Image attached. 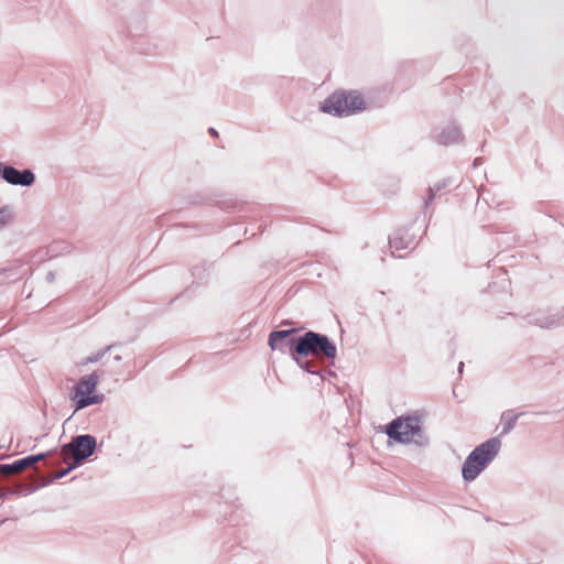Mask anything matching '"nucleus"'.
<instances>
[{"label":"nucleus","mask_w":564,"mask_h":564,"mask_svg":"<svg viewBox=\"0 0 564 564\" xmlns=\"http://www.w3.org/2000/svg\"><path fill=\"white\" fill-rule=\"evenodd\" d=\"M366 108V100L358 90L335 91L319 105L322 112L337 117H349Z\"/></svg>","instance_id":"obj_1"},{"label":"nucleus","mask_w":564,"mask_h":564,"mask_svg":"<svg viewBox=\"0 0 564 564\" xmlns=\"http://www.w3.org/2000/svg\"><path fill=\"white\" fill-rule=\"evenodd\" d=\"M386 433L391 440L401 444L413 443L425 446L429 443L417 416H401L393 420L387 425Z\"/></svg>","instance_id":"obj_2"},{"label":"nucleus","mask_w":564,"mask_h":564,"mask_svg":"<svg viewBox=\"0 0 564 564\" xmlns=\"http://www.w3.org/2000/svg\"><path fill=\"white\" fill-rule=\"evenodd\" d=\"M99 376L91 372L82 377L70 389L69 399L75 403V410H82L90 405L102 403L105 397L97 392Z\"/></svg>","instance_id":"obj_3"},{"label":"nucleus","mask_w":564,"mask_h":564,"mask_svg":"<svg viewBox=\"0 0 564 564\" xmlns=\"http://www.w3.org/2000/svg\"><path fill=\"white\" fill-rule=\"evenodd\" d=\"M294 351L300 357L314 355L335 359L337 356L335 344L327 336L315 332H306L303 336H300L296 339Z\"/></svg>","instance_id":"obj_4"},{"label":"nucleus","mask_w":564,"mask_h":564,"mask_svg":"<svg viewBox=\"0 0 564 564\" xmlns=\"http://www.w3.org/2000/svg\"><path fill=\"white\" fill-rule=\"evenodd\" d=\"M95 448L96 438L93 435H78L62 446L61 456L64 463L70 460L74 465L79 466L94 454Z\"/></svg>","instance_id":"obj_5"},{"label":"nucleus","mask_w":564,"mask_h":564,"mask_svg":"<svg viewBox=\"0 0 564 564\" xmlns=\"http://www.w3.org/2000/svg\"><path fill=\"white\" fill-rule=\"evenodd\" d=\"M297 338L295 329L275 330L269 335L268 344L272 350H279L282 354H290L294 357L296 355L294 348Z\"/></svg>","instance_id":"obj_6"},{"label":"nucleus","mask_w":564,"mask_h":564,"mask_svg":"<svg viewBox=\"0 0 564 564\" xmlns=\"http://www.w3.org/2000/svg\"><path fill=\"white\" fill-rule=\"evenodd\" d=\"M501 448V441L498 437L489 438L488 441L476 446L471 452L477 456L478 460L486 468L497 457Z\"/></svg>","instance_id":"obj_7"},{"label":"nucleus","mask_w":564,"mask_h":564,"mask_svg":"<svg viewBox=\"0 0 564 564\" xmlns=\"http://www.w3.org/2000/svg\"><path fill=\"white\" fill-rule=\"evenodd\" d=\"M2 178L11 185L19 186H31L35 182V175L31 170L19 171L7 165H4Z\"/></svg>","instance_id":"obj_8"},{"label":"nucleus","mask_w":564,"mask_h":564,"mask_svg":"<svg viewBox=\"0 0 564 564\" xmlns=\"http://www.w3.org/2000/svg\"><path fill=\"white\" fill-rule=\"evenodd\" d=\"M485 469L486 467L478 460L476 454L470 452L463 464V479L468 482L474 481Z\"/></svg>","instance_id":"obj_9"},{"label":"nucleus","mask_w":564,"mask_h":564,"mask_svg":"<svg viewBox=\"0 0 564 564\" xmlns=\"http://www.w3.org/2000/svg\"><path fill=\"white\" fill-rule=\"evenodd\" d=\"M435 140L444 145L459 142L463 139L460 128L455 123H448L434 135Z\"/></svg>","instance_id":"obj_10"},{"label":"nucleus","mask_w":564,"mask_h":564,"mask_svg":"<svg viewBox=\"0 0 564 564\" xmlns=\"http://www.w3.org/2000/svg\"><path fill=\"white\" fill-rule=\"evenodd\" d=\"M519 416H520V413H516L512 410L505 411L501 414V420H500L501 427H502L501 433L502 434L510 433V431L514 427Z\"/></svg>","instance_id":"obj_11"},{"label":"nucleus","mask_w":564,"mask_h":564,"mask_svg":"<svg viewBox=\"0 0 564 564\" xmlns=\"http://www.w3.org/2000/svg\"><path fill=\"white\" fill-rule=\"evenodd\" d=\"M29 468L28 460L24 458L13 462L12 464L0 465V471L3 475L18 474Z\"/></svg>","instance_id":"obj_12"},{"label":"nucleus","mask_w":564,"mask_h":564,"mask_svg":"<svg viewBox=\"0 0 564 564\" xmlns=\"http://www.w3.org/2000/svg\"><path fill=\"white\" fill-rule=\"evenodd\" d=\"M390 248L393 249V250H402V249H405L409 247L410 245V240L406 238L404 239L399 232H395L391 238H390Z\"/></svg>","instance_id":"obj_13"},{"label":"nucleus","mask_w":564,"mask_h":564,"mask_svg":"<svg viewBox=\"0 0 564 564\" xmlns=\"http://www.w3.org/2000/svg\"><path fill=\"white\" fill-rule=\"evenodd\" d=\"M110 348H106V349H101V350H98V351H95V352H91L90 355H88L87 357L83 358L79 362H78V366H86L88 364H95V362H98L100 361L104 356L106 355V352L109 350Z\"/></svg>","instance_id":"obj_14"},{"label":"nucleus","mask_w":564,"mask_h":564,"mask_svg":"<svg viewBox=\"0 0 564 564\" xmlns=\"http://www.w3.org/2000/svg\"><path fill=\"white\" fill-rule=\"evenodd\" d=\"M13 220V213L9 207L0 208V230L9 226Z\"/></svg>","instance_id":"obj_15"},{"label":"nucleus","mask_w":564,"mask_h":564,"mask_svg":"<svg viewBox=\"0 0 564 564\" xmlns=\"http://www.w3.org/2000/svg\"><path fill=\"white\" fill-rule=\"evenodd\" d=\"M534 323L541 327L549 328L556 324V319L549 317H545L543 319L535 318Z\"/></svg>","instance_id":"obj_16"},{"label":"nucleus","mask_w":564,"mask_h":564,"mask_svg":"<svg viewBox=\"0 0 564 564\" xmlns=\"http://www.w3.org/2000/svg\"><path fill=\"white\" fill-rule=\"evenodd\" d=\"M46 456H47V453H41V454H37V455L28 456V457H25V459L28 460V466L31 467L35 463L44 459Z\"/></svg>","instance_id":"obj_17"},{"label":"nucleus","mask_w":564,"mask_h":564,"mask_svg":"<svg viewBox=\"0 0 564 564\" xmlns=\"http://www.w3.org/2000/svg\"><path fill=\"white\" fill-rule=\"evenodd\" d=\"M66 464L68 465V466H67V468H65V469H63V470L58 471V473L55 475V479H61V478L65 477V476H66L70 470H73V469H75L76 467H78L77 465H74V463H73V462H70V460H69L68 463H66Z\"/></svg>","instance_id":"obj_18"},{"label":"nucleus","mask_w":564,"mask_h":564,"mask_svg":"<svg viewBox=\"0 0 564 564\" xmlns=\"http://www.w3.org/2000/svg\"><path fill=\"white\" fill-rule=\"evenodd\" d=\"M297 355H294L293 359L296 361V364L302 368L307 370L311 373H315V370L311 369V362L308 361H301L297 357Z\"/></svg>","instance_id":"obj_19"},{"label":"nucleus","mask_w":564,"mask_h":564,"mask_svg":"<svg viewBox=\"0 0 564 564\" xmlns=\"http://www.w3.org/2000/svg\"><path fill=\"white\" fill-rule=\"evenodd\" d=\"M4 164L0 162V177H2Z\"/></svg>","instance_id":"obj_20"},{"label":"nucleus","mask_w":564,"mask_h":564,"mask_svg":"<svg viewBox=\"0 0 564 564\" xmlns=\"http://www.w3.org/2000/svg\"><path fill=\"white\" fill-rule=\"evenodd\" d=\"M443 186H445V184L437 185V186H436V191H440Z\"/></svg>","instance_id":"obj_21"},{"label":"nucleus","mask_w":564,"mask_h":564,"mask_svg":"<svg viewBox=\"0 0 564 564\" xmlns=\"http://www.w3.org/2000/svg\"><path fill=\"white\" fill-rule=\"evenodd\" d=\"M28 271H29V268H23V272H22V274H26V273H28Z\"/></svg>","instance_id":"obj_22"},{"label":"nucleus","mask_w":564,"mask_h":564,"mask_svg":"<svg viewBox=\"0 0 564 564\" xmlns=\"http://www.w3.org/2000/svg\"><path fill=\"white\" fill-rule=\"evenodd\" d=\"M463 366H464V362H460L459 368H458V369H459V371H462Z\"/></svg>","instance_id":"obj_23"},{"label":"nucleus","mask_w":564,"mask_h":564,"mask_svg":"<svg viewBox=\"0 0 564 564\" xmlns=\"http://www.w3.org/2000/svg\"><path fill=\"white\" fill-rule=\"evenodd\" d=\"M432 195H434V188H430Z\"/></svg>","instance_id":"obj_24"},{"label":"nucleus","mask_w":564,"mask_h":564,"mask_svg":"<svg viewBox=\"0 0 564 564\" xmlns=\"http://www.w3.org/2000/svg\"><path fill=\"white\" fill-rule=\"evenodd\" d=\"M115 359H116V360H120V359H121V357H120V356H116V357H115Z\"/></svg>","instance_id":"obj_25"},{"label":"nucleus","mask_w":564,"mask_h":564,"mask_svg":"<svg viewBox=\"0 0 564 564\" xmlns=\"http://www.w3.org/2000/svg\"><path fill=\"white\" fill-rule=\"evenodd\" d=\"M3 496H4V492L0 491V498H2Z\"/></svg>","instance_id":"obj_26"}]
</instances>
